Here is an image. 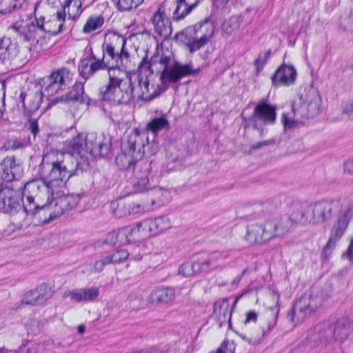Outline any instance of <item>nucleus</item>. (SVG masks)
Instances as JSON below:
<instances>
[{"label":"nucleus","instance_id":"1","mask_svg":"<svg viewBox=\"0 0 353 353\" xmlns=\"http://www.w3.org/2000/svg\"><path fill=\"white\" fill-rule=\"evenodd\" d=\"M85 135L78 134L66 141L68 152L60 159L50 162L42 161L39 168V173L50 188L64 185L71 176L86 170L89 161L86 154Z\"/></svg>","mask_w":353,"mask_h":353},{"label":"nucleus","instance_id":"2","mask_svg":"<svg viewBox=\"0 0 353 353\" xmlns=\"http://www.w3.org/2000/svg\"><path fill=\"white\" fill-rule=\"evenodd\" d=\"M314 225L330 223L334 219L330 230V235L322 254L328 257L338 241L344 235L353 216V207L345 205L339 196L327 197L312 203Z\"/></svg>","mask_w":353,"mask_h":353},{"label":"nucleus","instance_id":"3","mask_svg":"<svg viewBox=\"0 0 353 353\" xmlns=\"http://www.w3.org/2000/svg\"><path fill=\"white\" fill-rule=\"evenodd\" d=\"M41 179V181L32 180L25 183L22 195L26 197V201L22 206L26 214L34 216L41 224H47L53 221L50 219V203H43L41 199L43 197L49 199V189L53 190L63 185L50 188Z\"/></svg>","mask_w":353,"mask_h":353},{"label":"nucleus","instance_id":"4","mask_svg":"<svg viewBox=\"0 0 353 353\" xmlns=\"http://www.w3.org/2000/svg\"><path fill=\"white\" fill-rule=\"evenodd\" d=\"M170 57L168 56L153 55L149 61L147 57H144L140 63L143 67L147 64L151 73H161L160 79L163 84L169 83H176L181 78L191 75L197 74L200 69H193L191 63L182 65L178 62L173 65L169 66Z\"/></svg>","mask_w":353,"mask_h":353},{"label":"nucleus","instance_id":"5","mask_svg":"<svg viewBox=\"0 0 353 353\" xmlns=\"http://www.w3.org/2000/svg\"><path fill=\"white\" fill-rule=\"evenodd\" d=\"M241 117L247 125L263 134L264 125H273L276 121V105L270 103L266 99H262L255 105L250 115L245 116L243 112Z\"/></svg>","mask_w":353,"mask_h":353},{"label":"nucleus","instance_id":"6","mask_svg":"<svg viewBox=\"0 0 353 353\" xmlns=\"http://www.w3.org/2000/svg\"><path fill=\"white\" fill-rule=\"evenodd\" d=\"M214 34V23L209 18L186 28L181 32L188 39L186 46L193 53L205 46Z\"/></svg>","mask_w":353,"mask_h":353},{"label":"nucleus","instance_id":"7","mask_svg":"<svg viewBox=\"0 0 353 353\" xmlns=\"http://www.w3.org/2000/svg\"><path fill=\"white\" fill-rule=\"evenodd\" d=\"M50 23H44V18H35L34 20L21 21L16 22L12 28L17 32L26 41H36L37 42L43 37L46 32L55 35L61 32L63 24L61 23L57 30H52L50 28Z\"/></svg>","mask_w":353,"mask_h":353},{"label":"nucleus","instance_id":"8","mask_svg":"<svg viewBox=\"0 0 353 353\" xmlns=\"http://www.w3.org/2000/svg\"><path fill=\"white\" fill-rule=\"evenodd\" d=\"M129 154H132L136 160L145 161L144 155L150 157L155 154L159 150L157 143L153 140L149 141L147 131H141L135 128L128 135Z\"/></svg>","mask_w":353,"mask_h":353},{"label":"nucleus","instance_id":"9","mask_svg":"<svg viewBox=\"0 0 353 353\" xmlns=\"http://www.w3.org/2000/svg\"><path fill=\"white\" fill-rule=\"evenodd\" d=\"M322 305V299L319 296L304 294L294 304L288 313V319L294 323H299L314 314Z\"/></svg>","mask_w":353,"mask_h":353},{"label":"nucleus","instance_id":"10","mask_svg":"<svg viewBox=\"0 0 353 353\" xmlns=\"http://www.w3.org/2000/svg\"><path fill=\"white\" fill-rule=\"evenodd\" d=\"M316 339L322 343H330L333 339L339 342L345 341L352 330L350 321L347 319H339L334 325L325 324L316 327Z\"/></svg>","mask_w":353,"mask_h":353},{"label":"nucleus","instance_id":"11","mask_svg":"<svg viewBox=\"0 0 353 353\" xmlns=\"http://www.w3.org/2000/svg\"><path fill=\"white\" fill-rule=\"evenodd\" d=\"M99 96L103 101L127 104L134 99V87H130L126 83L121 85L109 81L106 85L100 88Z\"/></svg>","mask_w":353,"mask_h":353},{"label":"nucleus","instance_id":"12","mask_svg":"<svg viewBox=\"0 0 353 353\" xmlns=\"http://www.w3.org/2000/svg\"><path fill=\"white\" fill-rule=\"evenodd\" d=\"M85 140L86 153L95 158H110L112 156L110 137L92 132L85 135Z\"/></svg>","mask_w":353,"mask_h":353},{"label":"nucleus","instance_id":"13","mask_svg":"<svg viewBox=\"0 0 353 353\" xmlns=\"http://www.w3.org/2000/svg\"><path fill=\"white\" fill-rule=\"evenodd\" d=\"M72 80V74L65 68L53 72L47 77L46 81L42 87L41 94L44 96H52L59 90L65 89Z\"/></svg>","mask_w":353,"mask_h":353},{"label":"nucleus","instance_id":"14","mask_svg":"<svg viewBox=\"0 0 353 353\" xmlns=\"http://www.w3.org/2000/svg\"><path fill=\"white\" fill-rule=\"evenodd\" d=\"M22 198L19 192L5 185L0 188V211L3 213L14 214L21 208Z\"/></svg>","mask_w":353,"mask_h":353},{"label":"nucleus","instance_id":"15","mask_svg":"<svg viewBox=\"0 0 353 353\" xmlns=\"http://www.w3.org/2000/svg\"><path fill=\"white\" fill-rule=\"evenodd\" d=\"M23 172L22 163L14 156L5 157L0 163L1 178L6 182L19 179Z\"/></svg>","mask_w":353,"mask_h":353},{"label":"nucleus","instance_id":"16","mask_svg":"<svg viewBox=\"0 0 353 353\" xmlns=\"http://www.w3.org/2000/svg\"><path fill=\"white\" fill-rule=\"evenodd\" d=\"M53 295L52 287L47 283H41L26 292L22 298V303L28 305H44Z\"/></svg>","mask_w":353,"mask_h":353},{"label":"nucleus","instance_id":"17","mask_svg":"<svg viewBox=\"0 0 353 353\" xmlns=\"http://www.w3.org/2000/svg\"><path fill=\"white\" fill-rule=\"evenodd\" d=\"M134 82H137L138 85L136 88L134 86V98L137 97L143 101H150L161 93L158 86L150 84L147 77L137 74Z\"/></svg>","mask_w":353,"mask_h":353},{"label":"nucleus","instance_id":"18","mask_svg":"<svg viewBox=\"0 0 353 353\" xmlns=\"http://www.w3.org/2000/svg\"><path fill=\"white\" fill-rule=\"evenodd\" d=\"M273 299H276V306L274 307V310L276 312L274 314L272 315V317L268 321L267 329H263L261 330V334L255 336V335H249L246 336L243 334H239V336L244 341L248 342L249 344L252 345H258L261 344L263 340L267 336L272 329L275 327L277 323L278 314L279 312V295L278 293L273 292Z\"/></svg>","mask_w":353,"mask_h":353},{"label":"nucleus","instance_id":"19","mask_svg":"<svg viewBox=\"0 0 353 353\" xmlns=\"http://www.w3.org/2000/svg\"><path fill=\"white\" fill-rule=\"evenodd\" d=\"M139 228L137 225L127 226L119 230L117 233H110L108 234V240L113 245L126 244L131 242H135L141 239L139 233Z\"/></svg>","mask_w":353,"mask_h":353},{"label":"nucleus","instance_id":"20","mask_svg":"<svg viewBox=\"0 0 353 353\" xmlns=\"http://www.w3.org/2000/svg\"><path fill=\"white\" fill-rule=\"evenodd\" d=\"M151 170V161H144L137 163L134 172L133 187L136 192H143L148 190L149 174Z\"/></svg>","mask_w":353,"mask_h":353},{"label":"nucleus","instance_id":"21","mask_svg":"<svg viewBox=\"0 0 353 353\" xmlns=\"http://www.w3.org/2000/svg\"><path fill=\"white\" fill-rule=\"evenodd\" d=\"M266 222L271 239L283 236L294 228L290 216H282L274 220H268L266 221Z\"/></svg>","mask_w":353,"mask_h":353},{"label":"nucleus","instance_id":"22","mask_svg":"<svg viewBox=\"0 0 353 353\" xmlns=\"http://www.w3.org/2000/svg\"><path fill=\"white\" fill-rule=\"evenodd\" d=\"M245 239L250 244L263 243L271 240L269 234L267 222L262 224H252L247 228Z\"/></svg>","mask_w":353,"mask_h":353},{"label":"nucleus","instance_id":"23","mask_svg":"<svg viewBox=\"0 0 353 353\" xmlns=\"http://www.w3.org/2000/svg\"><path fill=\"white\" fill-rule=\"evenodd\" d=\"M296 77V71L292 65H281L272 76L274 86L290 85L293 84Z\"/></svg>","mask_w":353,"mask_h":353},{"label":"nucleus","instance_id":"24","mask_svg":"<svg viewBox=\"0 0 353 353\" xmlns=\"http://www.w3.org/2000/svg\"><path fill=\"white\" fill-rule=\"evenodd\" d=\"M50 219H56L61 216L65 211L72 209L75 205L74 199L70 195L60 196L58 199L51 201Z\"/></svg>","mask_w":353,"mask_h":353},{"label":"nucleus","instance_id":"25","mask_svg":"<svg viewBox=\"0 0 353 353\" xmlns=\"http://www.w3.org/2000/svg\"><path fill=\"white\" fill-rule=\"evenodd\" d=\"M216 269L208 258L203 261H196L192 263H186L181 265L179 272L185 276H190L194 274L207 272Z\"/></svg>","mask_w":353,"mask_h":353},{"label":"nucleus","instance_id":"26","mask_svg":"<svg viewBox=\"0 0 353 353\" xmlns=\"http://www.w3.org/2000/svg\"><path fill=\"white\" fill-rule=\"evenodd\" d=\"M312 208L311 203L308 205L301 206L294 210L290 214V217L294 226L298 224L302 225L312 224L314 225Z\"/></svg>","mask_w":353,"mask_h":353},{"label":"nucleus","instance_id":"27","mask_svg":"<svg viewBox=\"0 0 353 353\" xmlns=\"http://www.w3.org/2000/svg\"><path fill=\"white\" fill-rule=\"evenodd\" d=\"M108 68V63L105 61V56L101 59L91 62L88 65L86 61H81L79 65V71L80 75L85 79H88L93 76L100 70H105Z\"/></svg>","mask_w":353,"mask_h":353},{"label":"nucleus","instance_id":"28","mask_svg":"<svg viewBox=\"0 0 353 353\" xmlns=\"http://www.w3.org/2000/svg\"><path fill=\"white\" fill-rule=\"evenodd\" d=\"M87 100L88 97L85 94L83 84L82 83H76L68 93L54 99L50 104H56L63 101H79L80 103H85Z\"/></svg>","mask_w":353,"mask_h":353},{"label":"nucleus","instance_id":"29","mask_svg":"<svg viewBox=\"0 0 353 353\" xmlns=\"http://www.w3.org/2000/svg\"><path fill=\"white\" fill-rule=\"evenodd\" d=\"M292 112L297 117L313 118L321 112L319 101L315 100L310 101L309 103H303L298 108L292 105Z\"/></svg>","mask_w":353,"mask_h":353},{"label":"nucleus","instance_id":"30","mask_svg":"<svg viewBox=\"0 0 353 353\" xmlns=\"http://www.w3.org/2000/svg\"><path fill=\"white\" fill-rule=\"evenodd\" d=\"M175 298V290L171 287L157 288L150 295V301L153 303L166 304Z\"/></svg>","mask_w":353,"mask_h":353},{"label":"nucleus","instance_id":"31","mask_svg":"<svg viewBox=\"0 0 353 353\" xmlns=\"http://www.w3.org/2000/svg\"><path fill=\"white\" fill-rule=\"evenodd\" d=\"M17 55L15 44L9 37L0 39V63L5 64Z\"/></svg>","mask_w":353,"mask_h":353},{"label":"nucleus","instance_id":"32","mask_svg":"<svg viewBox=\"0 0 353 353\" xmlns=\"http://www.w3.org/2000/svg\"><path fill=\"white\" fill-rule=\"evenodd\" d=\"M129 145L128 139L124 145V150L122 154L118 155L116 158V163L119 166L120 169L132 170L137 169V163L139 160H136L135 158L128 152Z\"/></svg>","mask_w":353,"mask_h":353},{"label":"nucleus","instance_id":"33","mask_svg":"<svg viewBox=\"0 0 353 353\" xmlns=\"http://www.w3.org/2000/svg\"><path fill=\"white\" fill-rule=\"evenodd\" d=\"M107 70L110 81L121 85L123 83H128V84L130 85V87H134L132 77L125 74L118 65V63H117L116 66H110L108 65Z\"/></svg>","mask_w":353,"mask_h":353},{"label":"nucleus","instance_id":"34","mask_svg":"<svg viewBox=\"0 0 353 353\" xmlns=\"http://www.w3.org/2000/svg\"><path fill=\"white\" fill-rule=\"evenodd\" d=\"M170 128V123L165 115L153 118L146 125V127L141 131H147V134L151 132L153 138H155L156 134L163 130H168Z\"/></svg>","mask_w":353,"mask_h":353},{"label":"nucleus","instance_id":"35","mask_svg":"<svg viewBox=\"0 0 353 353\" xmlns=\"http://www.w3.org/2000/svg\"><path fill=\"white\" fill-rule=\"evenodd\" d=\"M70 296L75 301H92L97 299L99 295V290L97 288L81 289L70 292Z\"/></svg>","mask_w":353,"mask_h":353},{"label":"nucleus","instance_id":"36","mask_svg":"<svg viewBox=\"0 0 353 353\" xmlns=\"http://www.w3.org/2000/svg\"><path fill=\"white\" fill-rule=\"evenodd\" d=\"M111 205L112 208H114L113 213L119 217L127 216L132 213H136L138 212L132 208L131 203H126L123 201H120L117 203L113 202L111 203Z\"/></svg>","mask_w":353,"mask_h":353},{"label":"nucleus","instance_id":"37","mask_svg":"<svg viewBox=\"0 0 353 353\" xmlns=\"http://www.w3.org/2000/svg\"><path fill=\"white\" fill-rule=\"evenodd\" d=\"M228 306L226 305L223 306L220 303L216 302L214 305V314L215 315L217 321L219 323V326L221 327L226 322L228 319L229 323L230 322L231 314H228Z\"/></svg>","mask_w":353,"mask_h":353},{"label":"nucleus","instance_id":"38","mask_svg":"<svg viewBox=\"0 0 353 353\" xmlns=\"http://www.w3.org/2000/svg\"><path fill=\"white\" fill-rule=\"evenodd\" d=\"M151 221L153 228V235L163 232L171 227L170 221L167 216H158L151 219Z\"/></svg>","mask_w":353,"mask_h":353},{"label":"nucleus","instance_id":"39","mask_svg":"<svg viewBox=\"0 0 353 353\" xmlns=\"http://www.w3.org/2000/svg\"><path fill=\"white\" fill-rule=\"evenodd\" d=\"M193 9H194V8L191 6V5L187 2L178 0L177 6L173 12L174 20L179 21L183 19L190 14Z\"/></svg>","mask_w":353,"mask_h":353},{"label":"nucleus","instance_id":"40","mask_svg":"<svg viewBox=\"0 0 353 353\" xmlns=\"http://www.w3.org/2000/svg\"><path fill=\"white\" fill-rule=\"evenodd\" d=\"M27 4L26 1L20 3L19 0H0V13L2 14H8L23 6H27Z\"/></svg>","mask_w":353,"mask_h":353},{"label":"nucleus","instance_id":"41","mask_svg":"<svg viewBox=\"0 0 353 353\" xmlns=\"http://www.w3.org/2000/svg\"><path fill=\"white\" fill-rule=\"evenodd\" d=\"M104 23V17L102 15H95L89 17L83 27V32L90 33L101 28Z\"/></svg>","mask_w":353,"mask_h":353},{"label":"nucleus","instance_id":"42","mask_svg":"<svg viewBox=\"0 0 353 353\" xmlns=\"http://www.w3.org/2000/svg\"><path fill=\"white\" fill-rule=\"evenodd\" d=\"M144 0H112L120 11H130L138 8Z\"/></svg>","mask_w":353,"mask_h":353},{"label":"nucleus","instance_id":"43","mask_svg":"<svg viewBox=\"0 0 353 353\" xmlns=\"http://www.w3.org/2000/svg\"><path fill=\"white\" fill-rule=\"evenodd\" d=\"M137 227L139 228V233L141 235V239L146 236L153 235V228L152 226L151 219H145L136 224Z\"/></svg>","mask_w":353,"mask_h":353},{"label":"nucleus","instance_id":"44","mask_svg":"<svg viewBox=\"0 0 353 353\" xmlns=\"http://www.w3.org/2000/svg\"><path fill=\"white\" fill-rule=\"evenodd\" d=\"M155 31L163 37H169L172 32L170 19H164V21L159 23L154 26Z\"/></svg>","mask_w":353,"mask_h":353},{"label":"nucleus","instance_id":"45","mask_svg":"<svg viewBox=\"0 0 353 353\" xmlns=\"http://www.w3.org/2000/svg\"><path fill=\"white\" fill-rule=\"evenodd\" d=\"M240 23L236 17H231L225 20L222 24V30L227 34H231L234 31L239 29Z\"/></svg>","mask_w":353,"mask_h":353},{"label":"nucleus","instance_id":"46","mask_svg":"<svg viewBox=\"0 0 353 353\" xmlns=\"http://www.w3.org/2000/svg\"><path fill=\"white\" fill-rule=\"evenodd\" d=\"M40 106V97L38 94H34L30 99L28 103H23L24 111L31 115L34 113Z\"/></svg>","mask_w":353,"mask_h":353},{"label":"nucleus","instance_id":"47","mask_svg":"<svg viewBox=\"0 0 353 353\" xmlns=\"http://www.w3.org/2000/svg\"><path fill=\"white\" fill-rule=\"evenodd\" d=\"M114 41L115 43L121 45V49L119 52H118L116 61V63H119V61L121 63L123 59H128L130 57L129 52L125 49L126 39L123 37L116 35L114 37Z\"/></svg>","mask_w":353,"mask_h":353},{"label":"nucleus","instance_id":"48","mask_svg":"<svg viewBox=\"0 0 353 353\" xmlns=\"http://www.w3.org/2000/svg\"><path fill=\"white\" fill-rule=\"evenodd\" d=\"M165 6L164 4H160L158 7L157 10L154 13L151 21L154 26L159 24L160 21H164V19H170V18L165 14Z\"/></svg>","mask_w":353,"mask_h":353},{"label":"nucleus","instance_id":"49","mask_svg":"<svg viewBox=\"0 0 353 353\" xmlns=\"http://www.w3.org/2000/svg\"><path fill=\"white\" fill-rule=\"evenodd\" d=\"M111 260L108 254H103L99 257V259L96 260L92 265V272H101L105 265L110 264Z\"/></svg>","mask_w":353,"mask_h":353},{"label":"nucleus","instance_id":"50","mask_svg":"<svg viewBox=\"0 0 353 353\" xmlns=\"http://www.w3.org/2000/svg\"><path fill=\"white\" fill-rule=\"evenodd\" d=\"M113 43H115L114 40L112 41V42L104 43L102 46V50L104 56L105 53H106L111 57L112 60L117 61L118 52H115V46L113 44Z\"/></svg>","mask_w":353,"mask_h":353},{"label":"nucleus","instance_id":"51","mask_svg":"<svg viewBox=\"0 0 353 353\" xmlns=\"http://www.w3.org/2000/svg\"><path fill=\"white\" fill-rule=\"evenodd\" d=\"M108 255L112 263H119L125 260L128 257L129 254L125 250H120L112 254Z\"/></svg>","mask_w":353,"mask_h":353},{"label":"nucleus","instance_id":"52","mask_svg":"<svg viewBox=\"0 0 353 353\" xmlns=\"http://www.w3.org/2000/svg\"><path fill=\"white\" fill-rule=\"evenodd\" d=\"M209 259L215 268L223 267L224 261L227 259V255L221 253H214Z\"/></svg>","mask_w":353,"mask_h":353},{"label":"nucleus","instance_id":"53","mask_svg":"<svg viewBox=\"0 0 353 353\" xmlns=\"http://www.w3.org/2000/svg\"><path fill=\"white\" fill-rule=\"evenodd\" d=\"M281 122L283 125L285 130H292L298 125V119L289 118L288 114L283 113L281 117Z\"/></svg>","mask_w":353,"mask_h":353},{"label":"nucleus","instance_id":"54","mask_svg":"<svg viewBox=\"0 0 353 353\" xmlns=\"http://www.w3.org/2000/svg\"><path fill=\"white\" fill-rule=\"evenodd\" d=\"M235 343L234 341H224L221 347L216 350V353H234Z\"/></svg>","mask_w":353,"mask_h":353},{"label":"nucleus","instance_id":"55","mask_svg":"<svg viewBox=\"0 0 353 353\" xmlns=\"http://www.w3.org/2000/svg\"><path fill=\"white\" fill-rule=\"evenodd\" d=\"M245 315L246 319L245 321V323H248L250 322H256L257 320L258 313L254 310L247 312Z\"/></svg>","mask_w":353,"mask_h":353},{"label":"nucleus","instance_id":"56","mask_svg":"<svg viewBox=\"0 0 353 353\" xmlns=\"http://www.w3.org/2000/svg\"><path fill=\"white\" fill-rule=\"evenodd\" d=\"M29 129L35 137L39 131L38 123L34 119L29 120Z\"/></svg>","mask_w":353,"mask_h":353},{"label":"nucleus","instance_id":"57","mask_svg":"<svg viewBox=\"0 0 353 353\" xmlns=\"http://www.w3.org/2000/svg\"><path fill=\"white\" fill-rule=\"evenodd\" d=\"M273 143H274L273 140H268V141H260V142H258L256 143H254V144L252 145H251V149H252V150H257V149H259V148H262L263 146L272 144Z\"/></svg>","mask_w":353,"mask_h":353},{"label":"nucleus","instance_id":"58","mask_svg":"<svg viewBox=\"0 0 353 353\" xmlns=\"http://www.w3.org/2000/svg\"><path fill=\"white\" fill-rule=\"evenodd\" d=\"M342 113L348 115L353 113V99L343 107Z\"/></svg>","mask_w":353,"mask_h":353},{"label":"nucleus","instance_id":"59","mask_svg":"<svg viewBox=\"0 0 353 353\" xmlns=\"http://www.w3.org/2000/svg\"><path fill=\"white\" fill-rule=\"evenodd\" d=\"M352 20H353V17H344L341 19V24H343L345 29L351 28L352 27V24L349 25L347 21H349Z\"/></svg>","mask_w":353,"mask_h":353},{"label":"nucleus","instance_id":"60","mask_svg":"<svg viewBox=\"0 0 353 353\" xmlns=\"http://www.w3.org/2000/svg\"><path fill=\"white\" fill-rule=\"evenodd\" d=\"M266 60H262L260 57L256 59L255 61V65L256 66L257 70H260L263 68V65H265Z\"/></svg>","mask_w":353,"mask_h":353},{"label":"nucleus","instance_id":"61","mask_svg":"<svg viewBox=\"0 0 353 353\" xmlns=\"http://www.w3.org/2000/svg\"><path fill=\"white\" fill-rule=\"evenodd\" d=\"M65 14L64 12L57 11V21H59L60 22L59 26L61 23H62L63 25V21L65 19Z\"/></svg>","mask_w":353,"mask_h":353},{"label":"nucleus","instance_id":"62","mask_svg":"<svg viewBox=\"0 0 353 353\" xmlns=\"http://www.w3.org/2000/svg\"><path fill=\"white\" fill-rule=\"evenodd\" d=\"M96 60H99L97 57L94 54L93 52H91L90 55L87 57L86 58L82 59L81 61H86L88 65L90 64L92 61H95Z\"/></svg>","mask_w":353,"mask_h":353},{"label":"nucleus","instance_id":"63","mask_svg":"<svg viewBox=\"0 0 353 353\" xmlns=\"http://www.w3.org/2000/svg\"><path fill=\"white\" fill-rule=\"evenodd\" d=\"M247 272H248V270H247V269L244 270L242 272V273H241V275H239V276H237L235 279H234V280L232 281V285H237V284L240 282V281H241V279L242 276H243V275H244Z\"/></svg>","mask_w":353,"mask_h":353},{"label":"nucleus","instance_id":"64","mask_svg":"<svg viewBox=\"0 0 353 353\" xmlns=\"http://www.w3.org/2000/svg\"><path fill=\"white\" fill-rule=\"evenodd\" d=\"M181 1H185L187 2L188 3H189L190 5H191V6L194 7V8L196 7V6L199 4V3L201 1V0H181Z\"/></svg>","mask_w":353,"mask_h":353}]
</instances>
